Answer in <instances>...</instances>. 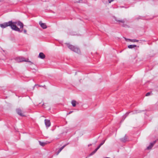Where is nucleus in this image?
<instances>
[{"label": "nucleus", "instance_id": "1", "mask_svg": "<svg viewBox=\"0 0 158 158\" xmlns=\"http://www.w3.org/2000/svg\"><path fill=\"white\" fill-rule=\"evenodd\" d=\"M9 26H10L11 28L14 31L19 32H21L22 31V30H20L16 25L13 24L12 21H9L7 22H5L0 24V27L2 28H5Z\"/></svg>", "mask_w": 158, "mask_h": 158}, {"label": "nucleus", "instance_id": "2", "mask_svg": "<svg viewBox=\"0 0 158 158\" xmlns=\"http://www.w3.org/2000/svg\"><path fill=\"white\" fill-rule=\"evenodd\" d=\"M15 60L18 62H21L23 61L27 62H30L31 64H33V63L31 62L28 59H26L23 57L19 56L15 58Z\"/></svg>", "mask_w": 158, "mask_h": 158}, {"label": "nucleus", "instance_id": "3", "mask_svg": "<svg viewBox=\"0 0 158 158\" xmlns=\"http://www.w3.org/2000/svg\"><path fill=\"white\" fill-rule=\"evenodd\" d=\"M67 45L69 48L71 50L77 53H80V50L78 48L75 47L73 45L69 44H67Z\"/></svg>", "mask_w": 158, "mask_h": 158}, {"label": "nucleus", "instance_id": "4", "mask_svg": "<svg viewBox=\"0 0 158 158\" xmlns=\"http://www.w3.org/2000/svg\"><path fill=\"white\" fill-rule=\"evenodd\" d=\"M44 122L46 127L48 128L50 126L51 123L49 120L45 119Z\"/></svg>", "mask_w": 158, "mask_h": 158}, {"label": "nucleus", "instance_id": "5", "mask_svg": "<svg viewBox=\"0 0 158 158\" xmlns=\"http://www.w3.org/2000/svg\"><path fill=\"white\" fill-rule=\"evenodd\" d=\"M39 24L40 25V26L44 29H46L47 28V26L46 24L44 23H42L41 21H40L39 23Z\"/></svg>", "mask_w": 158, "mask_h": 158}, {"label": "nucleus", "instance_id": "6", "mask_svg": "<svg viewBox=\"0 0 158 158\" xmlns=\"http://www.w3.org/2000/svg\"><path fill=\"white\" fill-rule=\"evenodd\" d=\"M114 19H115V20L117 21V22H118V23L119 24H120V23H125V20L124 19H123V20H118L117 19V18H116V17H114Z\"/></svg>", "mask_w": 158, "mask_h": 158}, {"label": "nucleus", "instance_id": "7", "mask_svg": "<svg viewBox=\"0 0 158 158\" xmlns=\"http://www.w3.org/2000/svg\"><path fill=\"white\" fill-rule=\"evenodd\" d=\"M120 140L122 142H125L128 140L127 137L125 135L123 138L120 139Z\"/></svg>", "mask_w": 158, "mask_h": 158}, {"label": "nucleus", "instance_id": "8", "mask_svg": "<svg viewBox=\"0 0 158 158\" xmlns=\"http://www.w3.org/2000/svg\"><path fill=\"white\" fill-rule=\"evenodd\" d=\"M16 112L17 114L21 116H23L24 115L22 113V111L20 109H16Z\"/></svg>", "mask_w": 158, "mask_h": 158}, {"label": "nucleus", "instance_id": "9", "mask_svg": "<svg viewBox=\"0 0 158 158\" xmlns=\"http://www.w3.org/2000/svg\"><path fill=\"white\" fill-rule=\"evenodd\" d=\"M38 57L42 59H44L45 57V55L43 52H40L38 56Z\"/></svg>", "mask_w": 158, "mask_h": 158}, {"label": "nucleus", "instance_id": "10", "mask_svg": "<svg viewBox=\"0 0 158 158\" xmlns=\"http://www.w3.org/2000/svg\"><path fill=\"white\" fill-rule=\"evenodd\" d=\"M156 141H154L153 143H151L150 145L147 147V149H151L153 147L154 144L156 143Z\"/></svg>", "mask_w": 158, "mask_h": 158}, {"label": "nucleus", "instance_id": "11", "mask_svg": "<svg viewBox=\"0 0 158 158\" xmlns=\"http://www.w3.org/2000/svg\"><path fill=\"white\" fill-rule=\"evenodd\" d=\"M125 40H128L130 41H131L132 42H137L139 41V40H137L136 39H133L131 40L130 39H127L126 38H125Z\"/></svg>", "mask_w": 158, "mask_h": 158}, {"label": "nucleus", "instance_id": "12", "mask_svg": "<svg viewBox=\"0 0 158 158\" xmlns=\"http://www.w3.org/2000/svg\"><path fill=\"white\" fill-rule=\"evenodd\" d=\"M17 25L20 27V28H23V24L20 21H18L17 22Z\"/></svg>", "mask_w": 158, "mask_h": 158}, {"label": "nucleus", "instance_id": "13", "mask_svg": "<svg viewBox=\"0 0 158 158\" xmlns=\"http://www.w3.org/2000/svg\"><path fill=\"white\" fill-rule=\"evenodd\" d=\"M66 145L67 144L64 145L63 146H62L61 147L57 152V155H58L62 151V150L66 146Z\"/></svg>", "mask_w": 158, "mask_h": 158}, {"label": "nucleus", "instance_id": "14", "mask_svg": "<svg viewBox=\"0 0 158 158\" xmlns=\"http://www.w3.org/2000/svg\"><path fill=\"white\" fill-rule=\"evenodd\" d=\"M137 46L135 45H129L128 46V48H129L132 49L136 47Z\"/></svg>", "mask_w": 158, "mask_h": 158}, {"label": "nucleus", "instance_id": "15", "mask_svg": "<svg viewBox=\"0 0 158 158\" xmlns=\"http://www.w3.org/2000/svg\"><path fill=\"white\" fill-rule=\"evenodd\" d=\"M76 101L74 100H73L71 102V104L73 107H75L76 106Z\"/></svg>", "mask_w": 158, "mask_h": 158}, {"label": "nucleus", "instance_id": "16", "mask_svg": "<svg viewBox=\"0 0 158 158\" xmlns=\"http://www.w3.org/2000/svg\"><path fill=\"white\" fill-rule=\"evenodd\" d=\"M131 112H128L126 113L125 115L124 116H123V120H124V119L125 118L128 116V115Z\"/></svg>", "mask_w": 158, "mask_h": 158}, {"label": "nucleus", "instance_id": "17", "mask_svg": "<svg viewBox=\"0 0 158 158\" xmlns=\"http://www.w3.org/2000/svg\"><path fill=\"white\" fill-rule=\"evenodd\" d=\"M96 151L95 149L93 152H92L89 155V156H91L93 155L95 153H96Z\"/></svg>", "mask_w": 158, "mask_h": 158}, {"label": "nucleus", "instance_id": "18", "mask_svg": "<svg viewBox=\"0 0 158 158\" xmlns=\"http://www.w3.org/2000/svg\"><path fill=\"white\" fill-rule=\"evenodd\" d=\"M40 144L42 146H44L45 144V143L44 142H39Z\"/></svg>", "mask_w": 158, "mask_h": 158}, {"label": "nucleus", "instance_id": "19", "mask_svg": "<svg viewBox=\"0 0 158 158\" xmlns=\"http://www.w3.org/2000/svg\"><path fill=\"white\" fill-rule=\"evenodd\" d=\"M141 112V111L140 110H139V111L136 110V111H134L133 112V114H137V113H140Z\"/></svg>", "mask_w": 158, "mask_h": 158}, {"label": "nucleus", "instance_id": "20", "mask_svg": "<svg viewBox=\"0 0 158 158\" xmlns=\"http://www.w3.org/2000/svg\"><path fill=\"white\" fill-rule=\"evenodd\" d=\"M105 140L103 141L102 142L99 144L100 146L102 145L105 143Z\"/></svg>", "mask_w": 158, "mask_h": 158}, {"label": "nucleus", "instance_id": "21", "mask_svg": "<svg viewBox=\"0 0 158 158\" xmlns=\"http://www.w3.org/2000/svg\"><path fill=\"white\" fill-rule=\"evenodd\" d=\"M151 93L150 92L147 93L146 94V96H149V95H150Z\"/></svg>", "mask_w": 158, "mask_h": 158}, {"label": "nucleus", "instance_id": "22", "mask_svg": "<svg viewBox=\"0 0 158 158\" xmlns=\"http://www.w3.org/2000/svg\"><path fill=\"white\" fill-rule=\"evenodd\" d=\"M122 26L124 27H128V26L126 24H124V23H123Z\"/></svg>", "mask_w": 158, "mask_h": 158}, {"label": "nucleus", "instance_id": "23", "mask_svg": "<svg viewBox=\"0 0 158 158\" xmlns=\"http://www.w3.org/2000/svg\"><path fill=\"white\" fill-rule=\"evenodd\" d=\"M82 1V0H79V1H77L76 2H77V3H81V1Z\"/></svg>", "mask_w": 158, "mask_h": 158}, {"label": "nucleus", "instance_id": "24", "mask_svg": "<svg viewBox=\"0 0 158 158\" xmlns=\"http://www.w3.org/2000/svg\"><path fill=\"white\" fill-rule=\"evenodd\" d=\"M114 0H108L109 3H110L111 2H113Z\"/></svg>", "mask_w": 158, "mask_h": 158}, {"label": "nucleus", "instance_id": "25", "mask_svg": "<svg viewBox=\"0 0 158 158\" xmlns=\"http://www.w3.org/2000/svg\"><path fill=\"white\" fill-rule=\"evenodd\" d=\"M73 112V111H70L67 114L69 115V114L72 113Z\"/></svg>", "mask_w": 158, "mask_h": 158}, {"label": "nucleus", "instance_id": "26", "mask_svg": "<svg viewBox=\"0 0 158 158\" xmlns=\"http://www.w3.org/2000/svg\"><path fill=\"white\" fill-rule=\"evenodd\" d=\"M12 23H13V24L15 25V24H17V22H12Z\"/></svg>", "mask_w": 158, "mask_h": 158}, {"label": "nucleus", "instance_id": "27", "mask_svg": "<svg viewBox=\"0 0 158 158\" xmlns=\"http://www.w3.org/2000/svg\"><path fill=\"white\" fill-rule=\"evenodd\" d=\"M23 31H24V33H25V34L27 33V30H26L24 29Z\"/></svg>", "mask_w": 158, "mask_h": 158}, {"label": "nucleus", "instance_id": "28", "mask_svg": "<svg viewBox=\"0 0 158 158\" xmlns=\"http://www.w3.org/2000/svg\"><path fill=\"white\" fill-rule=\"evenodd\" d=\"M101 146H100V145H99L97 147V149H98L100 148V147H101Z\"/></svg>", "mask_w": 158, "mask_h": 158}, {"label": "nucleus", "instance_id": "29", "mask_svg": "<svg viewBox=\"0 0 158 158\" xmlns=\"http://www.w3.org/2000/svg\"><path fill=\"white\" fill-rule=\"evenodd\" d=\"M91 145H92V144H89V145H88V146H91Z\"/></svg>", "mask_w": 158, "mask_h": 158}, {"label": "nucleus", "instance_id": "30", "mask_svg": "<svg viewBox=\"0 0 158 158\" xmlns=\"http://www.w3.org/2000/svg\"><path fill=\"white\" fill-rule=\"evenodd\" d=\"M98 149H97V148H96V149H95V150L96 151V152L98 150Z\"/></svg>", "mask_w": 158, "mask_h": 158}, {"label": "nucleus", "instance_id": "31", "mask_svg": "<svg viewBox=\"0 0 158 158\" xmlns=\"http://www.w3.org/2000/svg\"><path fill=\"white\" fill-rule=\"evenodd\" d=\"M97 142V141L95 142V144Z\"/></svg>", "mask_w": 158, "mask_h": 158}, {"label": "nucleus", "instance_id": "32", "mask_svg": "<svg viewBox=\"0 0 158 158\" xmlns=\"http://www.w3.org/2000/svg\"><path fill=\"white\" fill-rule=\"evenodd\" d=\"M44 103L43 104V105L44 106Z\"/></svg>", "mask_w": 158, "mask_h": 158}]
</instances>
